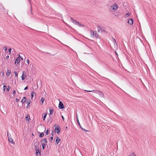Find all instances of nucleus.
Instances as JSON below:
<instances>
[{"label": "nucleus", "instance_id": "nucleus-7", "mask_svg": "<svg viewBox=\"0 0 156 156\" xmlns=\"http://www.w3.org/2000/svg\"><path fill=\"white\" fill-rule=\"evenodd\" d=\"M26 77V73H25V72L23 71V74L21 76L22 79L23 80Z\"/></svg>", "mask_w": 156, "mask_h": 156}, {"label": "nucleus", "instance_id": "nucleus-39", "mask_svg": "<svg viewBox=\"0 0 156 156\" xmlns=\"http://www.w3.org/2000/svg\"><path fill=\"white\" fill-rule=\"evenodd\" d=\"M28 89V87L27 86L24 88V90H25Z\"/></svg>", "mask_w": 156, "mask_h": 156}, {"label": "nucleus", "instance_id": "nucleus-30", "mask_svg": "<svg viewBox=\"0 0 156 156\" xmlns=\"http://www.w3.org/2000/svg\"><path fill=\"white\" fill-rule=\"evenodd\" d=\"M90 32H91V33L93 34V37H94V31L92 30V31H90Z\"/></svg>", "mask_w": 156, "mask_h": 156}, {"label": "nucleus", "instance_id": "nucleus-44", "mask_svg": "<svg viewBox=\"0 0 156 156\" xmlns=\"http://www.w3.org/2000/svg\"><path fill=\"white\" fill-rule=\"evenodd\" d=\"M54 133V132L53 131H52V133H52H52Z\"/></svg>", "mask_w": 156, "mask_h": 156}, {"label": "nucleus", "instance_id": "nucleus-26", "mask_svg": "<svg viewBox=\"0 0 156 156\" xmlns=\"http://www.w3.org/2000/svg\"><path fill=\"white\" fill-rule=\"evenodd\" d=\"M14 73L15 74V77H18V73L16 71L14 72Z\"/></svg>", "mask_w": 156, "mask_h": 156}, {"label": "nucleus", "instance_id": "nucleus-8", "mask_svg": "<svg viewBox=\"0 0 156 156\" xmlns=\"http://www.w3.org/2000/svg\"><path fill=\"white\" fill-rule=\"evenodd\" d=\"M61 140L58 136L56 137V141L55 142L56 144H57L59 142H60Z\"/></svg>", "mask_w": 156, "mask_h": 156}, {"label": "nucleus", "instance_id": "nucleus-49", "mask_svg": "<svg viewBox=\"0 0 156 156\" xmlns=\"http://www.w3.org/2000/svg\"><path fill=\"white\" fill-rule=\"evenodd\" d=\"M66 128H67V126H66Z\"/></svg>", "mask_w": 156, "mask_h": 156}, {"label": "nucleus", "instance_id": "nucleus-11", "mask_svg": "<svg viewBox=\"0 0 156 156\" xmlns=\"http://www.w3.org/2000/svg\"><path fill=\"white\" fill-rule=\"evenodd\" d=\"M20 62V59L19 58V57H18L16 59L15 61V63L16 64H18Z\"/></svg>", "mask_w": 156, "mask_h": 156}, {"label": "nucleus", "instance_id": "nucleus-25", "mask_svg": "<svg viewBox=\"0 0 156 156\" xmlns=\"http://www.w3.org/2000/svg\"><path fill=\"white\" fill-rule=\"evenodd\" d=\"M42 144V147L43 149H44L46 145V144Z\"/></svg>", "mask_w": 156, "mask_h": 156}, {"label": "nucleus", "instance_id": "nucleus-45", "mask_svg": "<svg viewBox=\"0 0 156 156\" xmlns=\"http://www.w3.org/2000/svg\"><path fill=\"white\" fill-rule=\"evenodd\" d=\"M97 37H98V36L99 35H98V34H97Z\"/></svg>", "mask_w": 156, "mask_h": 156}, {"label": "nucleus", "instance_id": "nucleus-14", "mask_svg": "<svg viewBox=\"0 0 156 156\" xmlns=\"http://www.w3.org/2000/svg\"><path fill=\"white\" fill-rule=\"evenodd\" d=\"M36 93L34 91H32L31 93V98L32 99L34 96V95H35Z\"/></svg>", "mask_w": 156, "mask_h": 156}, {"label": "nucleus", "instance_id": "nucleus-3", "mask_svg": "<svg viewBox=\"0 0 156 156\" xmlns=\"http://www.w3.org/2000/svg\"><path fill=\"white\" fill-rule=\"evenodd\" d=\"M55 132L57 134H58L60 131V129L59 126L55 124Z\"/></svg>", "mask_w": 156, "mask_h": 156}, {"label": "nucleus", "instance_id": "nucleus-6", "mask_svg": "<svg viewBox=\"0 0 156 156\" xmlns=\"http://www.w3.org/2000/svg\"><path fill=\"white\" fill-rule=\"evenodd\" d=\"M58 107L60 109H62L64 108V105L62 102L60 101L58 105Z\"/></svg>", "mask_w": 156, "mask_h": 156}, {"label": "nucleus", "instance_id": "nucleus-32", "mask_svg": "<svg viewBox=\"0 0 156 156\" xmlns=\"http://www.w3.org/2000/svg\"><path fill=\"white\" fill-rule=\"evenodd\" d=\"M49 130H48V129H47V130L46 131V132L45 133L46 135H48V132H49Z\"/></svg>", "mask_w": 156, "mask_h": 156}, {"label": "nucleus", "instance_id": "nucleus-46", "mask_svg": "<svg viewBox=\"0 0 156 156\" xmlns=\"http://www.w3.org/2000/svg\"><path fill=\"white\" fill-rule=\"evenodd\" d=\"M19 57V58L20 57L19 55V57Z\"/></svg>", "mask_w": 156, "mask_h": 156}, {"label": "nucleus", "instance_id": "nucleus-22", "mask_svg": "<svg viewBox=\"0 0 156 156\" xmlns=\"http://www.w3.org/2000/svg\"><path fill=\"white\" fill-rule=\"evenodd\" d=\"M130 15V14L129 13H128L125 15V17L127 18L129 17Z\"/></svg>", "mask_w": 156, "mask_h": 156}, {"label": "nucleus", "instance_id": "nucleus-18", "mask_svg": "<svg viewBox=\"0 0 156 156\" xmlns=\"http://www.w3.org/2000/svg\"><path fill=\"white\" fill-rule=\"evenodd\" d=\"M43 120L44 121L45 118H46V116H47V114L46 113H44L43 114Z\"/></svg>", "mask_w": 156, "mask_h": 156}, {"label": "nucleus", "instance_id": "nucleus-36", "mask_svg": "<svg viewBox=\"0 0 156 156\" xmlns=\"http://www.w3.org/2000/svg\"><path fill=\"white\" fill-rule=\"evenodd\" d=\"M84 90L85 91H87V92H92V91H94V90Z\"/></svg>", "mask_w": 156, "mask_h": 156}, {"label": "nucleus", "instance_id": "nucleus-9", "mask_svg": "<svg viewBox=\"0 0 156 156\" xmlns=\"http://www.w3.org/2000/svg\"><path fill=\"white\" fill-rule=\"evenodd\" d=\"M97 93L99 94L101 97H103L104 96V94L101 91H98V93Z\"/></svg>", "mask_w": 156, "mask_h": 156}, {"label": "nucleus", "instance_id": "nucleus-34", "mask_svg": "<svg viewBox=\"0 0 156 156\" xmlns=\"http://www.w3.org/2000/svg\"><path fill=\"white\" fill-rule=\"evenodd\" d=\"M4 48H5V49H4V51H5V52H6L7 51V48L5 46V47H4Z\"/></svg>", "mask_w": 156, "mask_h": 156}, {"label": "nucleus", "instance_id": "nucleus-40", "mask_svg": "<svg viewBox=\"0 0 156 156\" xmlns=\"http://www.w3.org/2000/svg\"><path fill=\"white\" fill-rule=\"evenodd\" d=\"M13 94H16V90H14L13 91Z\"/></svg>", "mask_w": 156, "mask_h": 156}, {"label": "nucleus", "instance_id": "nucleus-12", "mask_svg": "<svg viewBox=\"0 0 156 156\" xmlns=\"http://www.w3.org/2000/svg\"><path fill=\"white\" fill-rule=\"evenodd\" d=\"M128 23L130 25H132L133 23V19H131L128 20Z\"/></svg>", "mask_w": 156, "mask_h": 156}, {"label": "nucleus", "instance_id": "nucleus-33", "mask_svg": "<svg viewBox=\"0 0 156 156\" xmlns=\"http://www.w3.org/2000/svg\"><path fill=\"white\" fill-rule=\"evenodd\" d=\"M113 40H114L113 42H114V44H117V43L116 42L114 38H113Z\"/></svg>", "mask_w": 156, "mask_h": 156}, {"label": "nucleus", "instance_id": "nucleus-38", "mask_svg": "<svg viewBox=\"0 0 156 156\" xmlns=\"http://www.w3.org/2000/svg\"><path fill=\"white\" fill-rule=\"evenodd\" d=\"M16 101L17 102H18L19 101V99L17 98L16 99Z\"/></svg>", "mask_w": 156, "mask_h": 156}, {"label": "nucleus", "instance_id": "nucleus-42", "mask_svg": "<svg viewBox=\"0 0 156 156\" xmlns=\"http://www.w3.org/2000/svg\"><path fill=\"white\" fill-rule=\"evenodd\" d=\"M50 139L51 140V141H52L53 140V137L52 136L50 138Z\"/></svg>", "mask_w": 156, "mask_h": 156}, {"label": "nucleus", "instance_id": "nucleus-29", "mask_svg": "<svg viewBox=\"0 0 156 156\" xmlns=\"http://www.w3.org/2000/svg\"><path fill=\"white\" fill-rule=\"evenodd\" d=\"M3 90H4V92L6 88V86H4L3 87Z\"/></svg>", "mask_w": 156, "mask_h": 156}, {"label": "nucleus", "instance_id": "nucleus-19", "mask_svg": "<svg viewBox=\"0 0 156 156\" xmlns=\"http://www.w3.org/2000/svg\"><path fill=\"white\" fill-rule=\"evenodd\" d=\"M41 104L42 105L43 104L44 102V101L45 100L44 98H42L41 99Z\"/></svg>", "mask_w": 156, "mask_h": 156}, {"label": "nucleus", "instance_id": "nucleus-2", "mask_svg": "<svg viewBox=\"0 0 156 156\" xmlns=\"http://www.w3.org/2000/svg\"><path fill=\"white\" fill-rule=\"evenodd\" d=\"M98 32H106V31L105 28L103 27H98Z\"/></svg>", "mask_w": 156, "mask_h": 156}, {"label": "nucleus", "instance_id": "nucleus-5", "mask_svg": "<svg viewBox=\"0 0 156 156\" xmlns=\"http://www.w3.org/2000/svg\"><path fill=\"white\" fill-rule=\"evenodd\" d=\"M8 138L9 141L12 144L14 145L15 144V142L13 141V138L11 137V135L10 136H9L8 134Z\"/></svg>", "mask_w": 156, "mask_h": 156}, {"label": "nucleus", "instance_id": "nucleus-27", "mask_svg": "<svg viewBox=\"0 0 156 156\" xmlns=\"http://www.w3.org/2000/svg\"><path fill=\"white\" fill-rule=\"evenodd\" d=\"M129 156H136L134 153H132L131 154L129 155Z\"/></svg>", "mask_w": 156, "mask_h": 156}, {"label": "nucleus", "instance_id": "nucleus-1", "mask_svg": "<svg viewBox=\"0 0 156 156\" xmlns=\"http://www.w3.org/2000/svg\"><path fill=\"white\" fill-rule=\"evenodd\" d=\"M36 144L35 145L34 149L36 151V154L37 156H41V152L39 150V143L38 142H36Z\"/></svg>", "mask_w": 156, "mask_h": 156}, {"label": "nucleus", "instance_id": "nucleus-16", "mask_svg": "<svg viewBox=\"0 0 156 156\" xmlns=\"http://www.w3.org/2000/svg\"><path fill=\"white\" fill-rule=\"evenodd\" d=\"M10 73H11V71L9 70H7V72L6 73V75L9 76L10 75Z\"/></svg>", "mask_w": 156, "mask_h": 156}, {"label": "nucleus", "instance_id": "nucleus-47", "mask_svg": "<svg viewBox=\"0 0 156 156\" xmlns=\"http://www.w3.org/2000/svg\"><path fill=\"white\" fill-rule=\"evenodd\" d=\"M20 58H21V59H22V60H23V58H22L21 57Z\"/></svg>", "mask_w": 156, "mask_h": 156}, {"label": "nucleus", "instance_id": "nucleus-13", "mask_svg": "<svg viewBox=\"0 0 156 156\" xmlns=\"http://www.w3.org/2000/svg\"><path fill=\"white\" fill-rule=\"evenodd\" d=\"M47 140L46 139H44L41 141L42 144H46L47 143Z\"/></svg>", "mask_w": 156, "mask_h": 156}, {"label": "nucleus", "instance_id": "nucleus-41", "mask_svg": "<svg viewBox=\"0 0 156 156\" xmlns=\"http://www.w3.org/2000/svg\"><path fill=\"white\" fill-rule=\"evenodd\" d=\"M9 55H7L6 57V59H8L9 58Z\"/></svg>", "mask_w": 156, "mask_h": 156}, {"label": "nucleus", "instance_id": "nucleus-4", "mask_svg": "<svg viewBox=\"0 0 156 156\" xmlns=\"http://www.w3.org/2000/svg\"><path fill=\"white\" fill-rule=\"evenodd\" d=\"M118 8V6L116 4H114L112 6L110 7V9L111 10H116Z\"/></svg>", "mask_w": 156, "mask_h": 156}, {"label": "nucleus", "instance_id": "nucleus-20", "mask_svg": "<svg viewBox=\"0 0 156 156\" xmlns=\"http://www.w3.org/2000/svg\"><path fill=\"white\" fill-rule=\"evenodd\" d=\"M50 114L51 115L53 112V110L52 108L49 109Z\"/></svg>", "mask_w": 156, "mask_h": 156}, {"label": "nucleus", "instance_id": "nucleus-31", "mask_svg": "<svg viewBox=\"0 0 156 156\" xmlns=\"http://www.w3.org/2000/svg\"><path fill=\"white\" fill-rule=\"evenodd\" d=\"M76 118H77V122H78V123H79V125H80V123H79V121L78 119V115H76Z\"/></svg>", "mask_w": 156, "mask_h": 156}, {"label": "nucleus", "instance_id": "nucleus-43", "mask_svg": "<svg viewBox=\"0 0 156 156\" xmlns=\"http://www.w3.org/2000/svg\"><path fill=\"white\" fill-rule=\"evenodd\" d=\"M62 119H63V121H64V118L63 116L62 115Z\"/></svg>", "mask_w": 156, "mask_h": 156}, {"label": "nucleus", "instance_id": "nucleus-48", "mask_svg": "<svg viewBox=\"0 0 156 156\" xmlns=\"http://www.w3.org/2000/svg\"><path fill=\"white\" fill-rule=\"evenodd\" d=\"M84 130L85 131H87V130H85V129H84Z\"/></svg>", "mask_w": 156, "mask_h": 156}, {"label": "nucleus", "instance_id": "nucleus-21", "mask_svg": "<svg viewBox=\"0 0 156 156\" xmlns=\"http://www.w3.org/2000/svg\"><path fill=\"white\" fill-rule=\"evenodd\" d=\"M78 23H77V25H78V26H79L80 27H81L83 26V24H81V23H79V22H78Z\"/></svg>", "mask_w": 156, "mask_h": 156}, {"label": "nucleus", "instance_id": "nucleus-23", "mask_svg": "<svg viewBox=\"0 0 156 156\" xmlns=\"http://www.w3.org/2000/svg\"><path fill=\"white\" fill-rule=\"evenodd\" d=\"M44 133H41L39 135V136L41 137H43L44 136Z\"/></svg>", "mask_w": 156, "mask_h": 156}, {"label": "nucleus", "instance_id": "nucleus-24", "mask_svg": "<svg viewBox=\"0 0 156 156\" xmlns=\"http://www.w3.org/2000/svg\"><path fill=\"white\" fill-rule=\"evenodd\" d=\"M27 108H28V107L30 103V100H29V101H27Z\"/></svg>", "mask_w": 156, "mask_h": 156}, {"label": "nucleus", "instance_id": "nucleus-28", "mask_svg": "<svg viewBox=\"0 0 156 156\" xmlns=\"http://www.w3.org/2000/svg\"><path fill=\"white\" fill-rule=\"evenodd\" d=\"M10 87L9 86H7V90H7V91H9L10 89Z\"/></svg>", "mask_w": 156, "mask_h": 156}, {"label": "nucleus", "instance_id": "nucleus-17", "mask_svg": "<svg viewBox=\"0 0 156 156\" xmlns=\"http://www.w3.org/2000/svg\"><path fill=\"white\" fill-rule=\"evenodd\" d=\"M26 119L27 121H29L30 119V116L29 115H27L26 117Z\"/></svg>", "mask_w": 156, "mask_h": 156}, {"label": "nucleus", "instance_id": "nucleus-35", "mask_svg": "<svg viewBox=\"0 0 156 156\" xmlns=\"http://www.w3.org/2000/svg\"><path fill=\"white\" fill-rule=\"evenodd\" d=\"M27 63L28 65L29 64V60L28 59H27Z\"/></svg>", "mask_w": 156, "mask_h": 156}, {"label": "nucleus", "instance_id": "nucleus-15", "mask_svg": "<svg viewBox=\"0 0 156 156\" xmlns=\"http://www.w3.org/2000/svg\"><path fill=\"white\" fill-rule=\"evenodd\" d=\"M26 98L25 97H24L22 99V100H21V102L23 103H24V102H25L26 101Z\"/></svg>", "mask_w": 156, "mask_h": 156}, {"label": "nucleus", "instance_id": "nucleus-10", "mask_svg": "<svg viewBox=\"0 0 156 156\" xmlns=\"http://www.w3.org/2000/svg\"><path fill=\"white\" fill-rule=\"evenodd\" d=\"M71 20L73 21V22L76 25H77V23H78V21H76V20H74L73 18H71Z\"/></svg>", "mask_w": 156, "mask_h": 156}, {"label": "nucleus", "instance_id": "nucleus-37", "mask_svg": "<svg viewBox=\"0 0 156 156\" xmlns=\"http://www.w3.org/2000/svg\"><path fill=\"white\" fill-rule=\"evenodd\" d=\"M11 50H12V49L11 48H9V54H10V53H11Z\"/></svg>", "mask_w": 156, "mask_h": 156}]
</instances>
